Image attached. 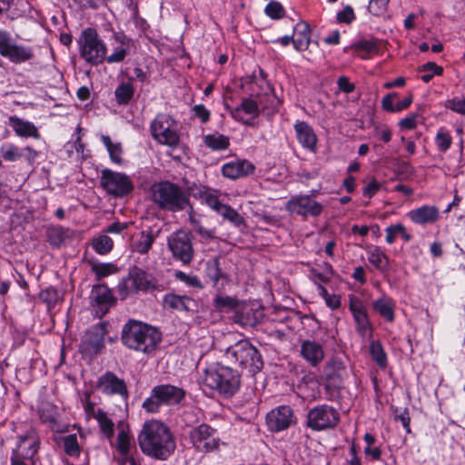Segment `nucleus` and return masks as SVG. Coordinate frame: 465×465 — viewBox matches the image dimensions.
<instances>
[{"label": "nucleus", "mask_w": 465, "mask_h": 465, "mask_svg": "<svg viewBox=\"0 0 465 465\" xmlns=\"http://www.w3.org/2000/svg\"><path fill=\"white\" fill-rule=\"evenodd\" d=\"M141 451L147 457L167 460L176 449L174 436L167 425L159 420L144 422L137 437Z\"/></svg>", "instance_id": "1"}, {"label": "nucleus", "mask_w": 465, "mask_h": 465, "mask_svg": "<svg viewBox=\"0 0 465 465\" xmlns=\"http://www.w3.org/2000/svg\"><path fill=\"white\" fill-rule=\"evenodd\" d=\"M122 341L127 348L150 354L162 341L161 332L154 327L139 321L130 320L122 329Z\"/></svg>", "instance_id": "2"}, {"label": "nucleus", "mask_w": 465, "mask_h": 465, "mask_svg": "<svg viewBox=\"0 0 465 465\" xmlns=\"http://www.w3.org/2000/svg\"><path fill=\"white\" fill-rule=\"evenodd\" d=\"M241 376L231 367L216 364L206 368L202 377V382L210 390L221 395L231 397L240 388Z\"/></svg>", "instance_id": "3"}, {"label": "nucleus", "mask_w": 465, "mask_h": 465, "mask_svg": "<svg viewBox=\"0 0 465 465\" xmlns=\"http://www.w3.org/2000/svg\"><path fill=\"white\" fill-rule=\"evenodd\" d=\"M151 192L153 203L163 210L175 213L185 210L190 204L186 192L179 185L169 181L153 183Z\"/></svg>", "instance_id": "4"}, {"label": "nucleus", "mask_w": 465, "mask_h": 465, "mask_svg": "<svg viewBox=\"0 0 465 465\" xmlns=\"http://www.w3.org/2000/svg\"><path fill=\"white\" fill-rule=\"evenodd\" d=\"M79 56L91 66H99L107 58V45L94 27L83 29L76 40Z\"/></svg>", "instance_id": "5"}, {"label": "nucleus", "mask_w": 465, "mask_h": 465, "mask_svg": "<svg viewBox=\"0 0 465 465\" xmlns=\"http://www.w3.org/2000/svg\"><path fill=\"white\" fill-rule=\"evenodd\" d=\"M224 357L232 364L248 369L253 374L263 366L262 355L248 340H241L228 347Z\"/></svg>", "instance_id": "6"}, {"label": "nucleus", "mask_w": 465, "mask_h": 465, "mask_svg": "<svg viewBox=\"0 0 465 465\" xmlns=\"http://www.w3.org/2000/svg\"><path fill=\"white\" fill-rule=\"evenodd\" d=\"M185 397V391L171 384L154 386L151 394L143 402V409L149 413H155L162 405H173L180 403Z\"/></svg>", "instance_id": "7"}, {"label": "nucleus", "mask_w": 465, "mask_h": 465, "mask_svg": "<svg viewBox=\"0 0 465 465\" xmlns=\"http://www.w3.org/2000/svg\"><path fill=\"white\" fill-rule=\"evenodd\" d=\"M153 139L159 144L170 148H177L180 143V134L174 119L167 114H158L150 124Z\"/></svg>", "instance_id": "8"}, {"label": "nucleus", "mask_w": 465, "mask_h": 465, "mask_svg": "<svg viewBox=\"0 0 465 465\" xmlns=\"http://www.w3.org/2000/svg\"><path fill=\"white\" fill-rule=\"evenodd\" d=\"M158 280L147 271L133 266L130 268L127 278L119 286V292L123 296L139 292H148L159 290Z\"/></svg>", "instance_id": "9"}, {"label": "nucleus", "mask_w": 465, "mask_h": 465, "mask_svg": "<svg viewBox=\"0 0 465 465\" xmlns=\"http://www.w3.org/2000/svg\"><path fill=\"white\" fill-rule=\"evenodd\" d=\"M193 236L186 230H177L167 237V247L172 257L183 265H189L194 258Z\"/></svg>", "instance_id": "10"}, {"label": "nucleus", "mask_w": 465, "mask_h": 465, "mask_svg": "<svg viewBox=\"0 0 465 465\" xmlns=\"http://www.w3.org/2000/svg\"><path fill=\"white\" fill-rule=\"evenodd\" d=\"M100 185L108 194L120 198L128 195L134 188L128 175L110 169L102 171Z\"/></svg>", "instance_id": "11"}, {"label": "nucleus", "mask_w": 465, "mask_h": 465, "mask_svg": "<svg viewBox=\"0 0 465 465\" xmlns=\"http://www.w3.org/2000/svg\"><path fill=\"white\" fill-rule=\"evenodd\" d=\"M314 192L311 194L292 196L285 203V210L291 214H296L304 220L308 217H317L323 211V205L314 199Z\"/></svg>", "instance_id": "12"}, {"label": "nucleus", "mask_w": 465, "mask_h": 465, "mask_svg": "<svg viewBox=\"0 0 465 465\" xmlns=\"http://www.w3.org/2000/svg\"><path fill=\"white\" fill-rule=\"evenodd\" d=\"M193 446L199 452H211L219 449L221 440L217 430L206 423L193 427L189 433Z\"/></svg>", "instance_id": "13"}, {"label": "nucleus", "mask_w": 465, "mask_h": 465, "mask_svg": "<svg viewBox=\"0 0 465 465\" xmlns=\"http://www.w3.org/2000/svg\"><path fill=\"white\" fill-rule=\"evenodd\" d=\"M0 54L14 64H22L34 57L32 47L15 43L10 33L0 30Z\"/></svg>", "instance_id": "14"}, {"label": "nucleus", "mask_w": 465, "mask_h": 465, "mask_svg": "<svg viewBox=\"0 0 465 465\" xmlns=\"http://www.w3.org/2000/svg\"><path fill=\"white\" fill-rule=\"evenodd\" d=\"M340 421L339 412L326 404L319 405L309 411L307 425L313 430L332 429Z\"/></svg>", "instance_id": "15"}, {"label": "nucleus", "mask_w": 465, "mask_h": 465, "mask_svg": "<svg viewBox=\"0 0 465 465\" xmlns=\"http://www.w3.org/2000/svg\"><path fill=\"white\" fill-rule=\"evenodd\" d=\"M349 310L355 322V331L362 338L372 336L373 327L362 301L355 294H349Z\"/></svg>", "instance_id": "16"}, {"label": "nucleus", "mask_w": 465, "mask_h": 465, "mask_svg": "<svg viewBox=\"0 0 465 465\" xmlns=\"http://www.w3.org/2000/svg\"><path fill=\"white\" fill-rule=\"evenodd\" d=\"M97 388L105 395H118L124 401H127L129 398V391L124 380L110 371H105L98 378Z\"/></svg>", "instance_id": "17"}, {"label": "nucleus", "mask_w": 465, "mask_h": 465, "mask_svg": "<svg viewBox=\"0 0 465 465\" xmlns=\"http://www.w3.org/2000/svg\"><path fill=\"white\" fill-rule=\"evenodd\" d=\"M295 422L293 411L290 406L282 405L266 415V424L271 431H282Z\"/></svg>", "instance_id": "18"}, {"label": "nucleus", "mask_w": 465, "mask_h": 465, "mask_svg": "<svg viewBox=\"0 0 465 465\" xmlns=\"http://www.w3.org/2000/svg\"><path fill=\"white\" fill-rule=\"evenodd\" d=\"M38 451V440L33 430L19 436L18 451L11 459V465H27L25 460H32Z\"/></svg>", "instance_id": "19"}, {"label": "nucleus", "mask_w": 465, "mask_h": 465, "mask_svg": "<svg viewBox=\"0 0 465 465\" xmlns=\"http://www.w3.org/2000/svg\"><path fill=\"white\" fill-rule=\"evenodd\" d=\"M91 304L96 310V314L103 317L114 304L112 292L105 284L94 285L90 295Z\"/></svg>", "instance_id": "20"}, {"label": "nucleus", "mask_w": 465, "mask_h": 465, "mask_svg": "<svg viewBox=\"0 0 465 465\" xmlns=\"http://www.w3.org/2000/svg\"><path fill=\"white\" fill-rule=\"evenodd\" d=\"M225 261L215 257L206 262V275L218 291L224 289L230 282V276L225 270Z\"/></svg>", "instance_id": "21"}, {"label": "nucleus", "mask_w": 465, "mask_h": 465, "mask_svg": "<svg viewBox=\"0 0 465 465\" xmlns=\"http://www.w3.org/2000/svg\"><path fill=\"white\" fill-rule=\"evenodd\" d=\"M106 333L105 326L98 323L88 329L83 338V346L84 350L92 354H97L104 347V335Z\"/></svg>", "instance_id": "22"}, {"label": "nucleus", "mask_w": 465, "mask_h": 465, "mask_svg": "<svg viewBox=\"0 0 465 465\" xmlns=\"http://www.w3.org/2000/svg\"><path fill=\"white\" fill-rule=\"evenodd\" d=\"M254 170V165L247 160L232 161L222 166L223 175L232 180L252 174Z\"/></svg>", "instance_id": "23"}, {"label": "nucleus", "mask_w": 465, "mask_h": 465, "mask_svg": "<svg viewBox=\"0 0 465 465\" xmlns=\"http://www.w3.org/2000/svg\"><path fill=\"white\" fill-rule=\"evenodd\" d=\"M158 236L152 228L140 232L134 236L130 244L131 251L139 254H147L153 248V245Z\"/></svg>", "instance_id": "24"}, {"label": "nucleus", "mask_w": 465, "mask_h": 465, "mask_svg": "<svg viewBox=\"0 0 465 465\" xmlns=\"http://www.w3.org/2000/svg\"><path fill=\"white\" fill-rule=\"evenodd\" d=\"M301 356L312 367L319 365L324 359V351L319 342L305 340L301 344Z\"/></svg>", "instance_id": "25"}, {"label": "nucleus", "mask_w": 465, "mask_h": 465, "mask_svg": "<svg viewBox=\"0 0 465 465\" xmlns=\"http://www.w3.org/2000/svg\"><path fill=\"white\" fill-rule=\"evenodd\" d=\"M294 130L296 133L297 140L302 144V146L305 149L314 152L317 145V136L312 127L304 121H298L294 124Z\"/></svg>", "instance_id": "26"}, {"label": "nucleus", "mask_w": 465, "mask_h": 465, "mask_svg": "<svg viewBox=\"0 0 465 465\" xmlns=\"http://www.w3.org/2000/svg\"><path fill=\"white\" fill-rule=\"evenodd\" d=\"M407 215L416 224L434 223L439 219V209L433 205H422L410 211Z\"/></svg>", "instance_id": "27"}, {"label": "nucleus", "mask_w": 465, "mask_h": 465, "mask_svg": "<svg viewBox=\"0 0 465 465\" xmlns=\"http://www.w3.org/2000/svg\"><path fill=\"white\" fill-rule=\"evenodd\" d=\"M262 316V311L251 305L244 304L237 309L233 315V321L242 326H255Z\"/></svg>", "instance_id": "28"}, {"label": "nucleus", "mask_w": 465, "mask_h": 465, "mask_svg": "<svg viewBox=\"0 0 465 465\" xmlns=\"http://www.w3.org/2000/svg\"><path fill=\"white\" fill-rule=\"evenodd\" d=\"M8 124L16 135L20 137H40L37 127L31 122L19 118L16 115L8 118Z\"/></svg>", "instance_id": "29"}, {"label": "nucleus", "mask_w": 465, "mask_h": 465, "mask_svg": "<svg viewBox=\"0 0 465 465\" xmlns=\"http://www.w3.org/2000/svg\"><path fill=\"white\" fill-rule=\"evenodd\" d=\"M346 369L341 361H331L324 368V375L331 386L340 388L342 384Z\"/></svg>", "instance_id": "30"}, {"label": "nucleus", "mask_w": 465, "mask_h": 465, "mask_svg": "<svg viewBox=\"0 0 465 465\" xmlns=\"http://www.w3.org/2000/svg\"><path fill=\"white\" fill-rule=\"evenodd\" d=\"M311 28L310 25L301 21L293 27V47L296 51L302 52L308 49L311 43Z\"/></svg>", "instance_id": "31"}, {"label": "nucleus", "mask_w": 465, "mask_h": 465, "mask_svg": "<svg viewBox=\"0 0 465 465\" xmlns=\"http://www.w3.org/2000/svg\"><path fill=\"white\" fill-rule=\"evenodd\" d=\"M113 38L120 45L115 47L111 54L107 55L105 62L108 64L121 63L128 54L127 46L129 45L130 39L123 32H114Z\"/></svg>", "instance_id": "32"}, {"label": "nucleus", "mask_w": 465, "mask_h": 465, "mask_svg": "<svg viewBox=\"0 0 465 465\" xmlns=\"http://www.w3.org/2000/svg\"><path fill=\"white\" fill-rule=\"evenodd\" d=\"M163 303L165 307L177 311L189 312L193 311L195 306L193 299L188 296H181L174 293H168L163 298Z\"/></svg>", "instance_id": "33"}, {"label": "nucleus", "mask_w": 465, "mask_h": 465, "mask_svg": "<svg viewBox=\"0 0 465 465\" xmlns=\"http://www.w3.org/2000/svg\"><path fill=\"white\" fill-rule=\"evenodd\" d=\"M373 310L379 313V315L384 318L387 322H392L395 318L394 309L395 302L393 300L386 295L373 301Z\"/></svg>", "instance_id": "34"}, {"label": "nucleus", "mask_w": 465, "mask_h": 465, "mask_svg": "<svg viewBox=\"0 0 465 465\" xmlns=\"http://www.w3.org/2000/svg\"><path fill=\"white\" fill-rule=\"evenodd\" d=\"M89 407L93 411V416L99 425L101 433L108 440H112L114 435V423L108 417L107 413L102 409L94 410V407L89 403Z\"/></svg>", "instance_id": "35"}, {"label": "nucleus", "mask_w": 465, "mask_h": 465, "mask_svg": "<svg viewBox=\"0 0 465 465\" xmlns=\"http://www.w3.org/2000/svg\"><path fill=\"white\" fill-rule=\"evenodd\" d=\"M260 111L261 110L257 100L244 98L242 100L241 104L231 112V114L237 121H241V112H244L246 114H250L252 118H256L259 116Z\"/></svg>", "instance_id": "36"}, {"label": "nucleus", "mask_w": 465, "mask_h": 465, "mask_svg": "<svg viewBox=\"0 0 465 465\" xmlns=\"http://www.w3.org/2000/svg\"><path fill=\"white\" fill-rule=\"evenodd\" d=\"M135 88L131 80L122 82L114 90V97L118 105H127L134 95Z\"/></svg>", "instance_id": "37"}, {"label": "nucleus", "mask_w": 465, "mask_h": 465, "mask_svg": "<svg viewBox=\"0 0 465 465\" xmlns=\"http://www.w3.org/2000/svg\"><path fill=\"white\" fill-rule=\"evenodd\" d=\"M213 305L216 312L228 313L238 309L239 301L232 296L217 294L213 301Z\"/></svg>", "instance_id": "38"}, {"label": "nucleus", "mask_w": 465, "mask_h": 465, "mask_svg": "<svg viewBox=\"0 0 465 465\" xmlns=\"http://www.w3.org/2000/svg\"><path fill=\"white\" fill-rule=\"evenodd\" d=\"M132 437L129 430L121 429L117 433L115 449L123 459V462L127 460L131 452Z\"/></svg>", "instance_id": "39"}, {"label": "nucleus", "mask_w": 465, "mask_h": 465, "mask_svg": "<svg viewBox=\"0 0 465 465\" xmlns=\"http://www.w3.org/2000/svg\"><path fill=\"white\" fill-rule=\"evenodd\" d=\"M369 352L371 359L382 370L388 366L387 353L385 352L381 342L378 340L371 341L369 345Z\"/></svg>", "instance_id": "40"}, {"label": "nucleus", "mask_w": 465, "mask_h": 465, "mask_svg": "<svg viewBox=\"0 0 465 465\" xmlns=\"http://www.w3.org/2000/svg\"><path fill=\"white\" fill-rule=\"evenodd\" d=\"M368 260L378 270L386 271L389 267L387 255L378 246H371L368 249Z\"/></svg>", "instance_id": "41"}, {"label": "nucleus", "mask_w": 465, "mask_h": 465, "mask_svg": "<svg viewBox=\"0 0 465 465\" xmlns=\"http://www.w3.org/2000/svg\"><path fill=\"white\" fill-rule=\"evenodd\" d=\"M101 141L106 147L111 161L116 164H122L123 147L121 143H113L110 136L105 134L101 135Z\"/></svg>", "instance_id": "42"}, {"label": "nucleus", "mask_w": 465, "mask_h": 465, "mask_svg": "<svg viewBox=\"0 0 465 465\" xmlns=\"http://www.w3.org/2000/svg\"><path fill=\"white\" fill-rule=\"evenodd\" d=\"M203 142L208 148L213 151L226 150L230 145L229 137L218 133L205 135Z\"/></svg>", "instance_id": "43"}, {"label": "nucleus", "mask_w": 465, "mask_h": 465, "mask_svg": "<svg viewBox=\"0 0 465 465\" xmlns=\"http://www.w3.org/2000/svg\"><path fill=\"white\" fill-rule=\"evenodd\" d=\"M91 270L97 280H101L118 272V267L114 262H91Z\"/></svg>", "instance_id": "44"}, {"label": "nucleus", "mask_w": 465, "mask_h": 465, "mask_svg": "<svg viewBox=\"0 0 465 465\" xmlns=\"http://www.w3.org/2000/svg\"><path fill=\"white\" fill-rule=\"evenodd\" d=\"M68 236V230L61 227H49L46 231V237L48 242L53 247H60Z\"/></svg>", "instance_id": "45"}, {"label": "nucleus", "mask_w": 465, "mask_h": 465, "mask_svg": "<svg viewBox=\"0 0 465 465\" xmlns=\"http://www.w3.org/2000/svg\"><path fill=\"white\" fill-rule=\"evenodd\" d=\"M92 247L101 255L109 253L114 248V241L107 235L103 234L92 241Z\"/></svg>", "instance_id": "46"}, {"label": "nucleus", "mask_w": 465, "mask_h": 465, "mask_svg": "<svg viewBox=\"0 0 465 465\" xmlns=\"http://www.w3.org/2000/svg\"><path fill=\"white\" fill-rule=\"evenodd\" d=\"M419 71L424 73V74L420 76V79L424 83H429L431 81L434 75H441L443 73V68L434 62H428L420 66Z\"/></svg>", "instance_id": "47"}, {"label": "nucleus", "mask_w": 465, "mask_h": 465, "mask_svg": "<svg viewBox=\"0 0 465 465\" xmlns=\"http://www.w3.org/2000/svg\"><path fill=\"white\" fill-rule=\"evenodd\" d=\"M189 221L194 232L203 239L212 240L215 238V230L205 228L193 214L189 215Z\"/></svg>", "instance_id": "48"}, {"label": "nucleus", "mask_w": 465, "mask_h": 465, "mask_svg": "<svg viewBox=\"0 0 465 465\" xmlns=\"http://www.w3.org/2000/svg\"><path fill=\"white\" fill-rule=\"evenodd\" d=\"M435 143L439 152L446 153L452 144V137L447 130L440 128L436 134Z\"/></svg>", "instance_id": "49"}, {"label": "nucleus", "mask_w": 465, "mask_h": 465, "mask_svg": "<svg viewBox=\"0 0 465 465\" xmlns=\"http://www.w3.org/2000/svg\"><path fill=\"white\" fill-rule=\"evenodd\" d=\"M200 196L203 199V201L213 211H215L217 213H220L222 211V207H223L225 204L221 203L218 196L212 193L206 189L200 190L199 191Z\"/></svg>", "instance_id": "50"}, {"label": "nucleus", "mask_w": 465, "mask_h": 465, "mask_svg": "<svg viewBox=\"0 0 465 465\" xmlns=\"http://www.w3.org/2000/svg\"><path fill=\"white\" fill-rule=\"evenodd\" d=\"M257 101L260 110L272 109L274 111L280 104L279 99L272 92L259 95Z\"/></svg>", "instance_id": "51"}, {"label": "nucleus", "mask_w": 465, "mask_h": 465, "mask_svg": "<svg viewBox=\"0 0 465 465\" xmlns=\"http://www.w3.org/2000/svg\"><path fill=\"white\" fill-rule=\"evenodd\" d=\"M219 214L237 227L244 224L242 216L228 204L222 207V211Z\"/></svg>", "instance_id": "52"}, {"label": "nucleus", "mask_w": 465, "mask_h": 465, "mask_svg": "<svg viewBox=\"0 0 465 465\" xmlns=\"http://www.w3.org/2000/svg\"><path fill=\"white\" fill-rule=\"evenodd\" d=\"M4 160L8 162H15L20 160L24 153L17 146L14 144L3 145L0 149Z\"/></svg>", "instance_id": "53"}, {"label": "nucleus", "mask_w": 465, "mask_h": 465, "mask_svg": "<svg viewBox=\"0 0 465 465\" xmlns=\"http://www.w3.org/2000/svg\"><path fill=\"white\" fill-rule=\"evenodd\" d=\"M64 450L69 456H78L80 446L75 434H70L64 438Z\"/></svg>", "instance_id": "54"}, {"label": "nucleus", "mask_w": 465, "mask_h": 465, "mask_svg": "<svg viewBox=\"0 0 465 465\" xmlns=\"http://www.w3.org/2000/svg\"><path fill=\"white\" fill-rule=\"evenodd\" d=\"M264 12L272 19H280L285 15L283 6L277 1H271L265 6Z\"/></svg>", "instance_id": "55"}, {"label": "nucleus", "mask_w": 465, "mask_h": 465, "mask_svg": "<svg viewBox=\"0 0 465 465\" xmlns=\"http://www.w3.org/2000/svg\"><path fill=\"white\" fill-rule=\"evenodd\" d=\"M174 277L176 280L185 283L188 286L195 287V288H203L201 281L196 275L187 274L182 271H177L174 273Z\"/></svg>", "instance_id": "56"}, {"label": "nucleus", "mask_w": 465, "mask_h": 465, "mask_svg": "<svg viewBox=\"0 0 465 465\" xmlns=\"http://www.w3.org/2000/svg\"><path fill=\"white\" fill-rule=\"evenodd\" d=\"M39 297L49 306L55 304L60 298L58 291L54 287H48L45 290H42L39 293Z\"/></svg>", "instance_id": "57"}, {"label": "nucleus", "mask_w": 465, "mask_h": 465, "mask_svg": "<svg viewBox=\"0 0 465 465\" xmlns=\"http://www.w3.org/2000/svg\"><path fill=\"white\" fill-rule=\"evenodd\" d=\"M390 0H370L369 12L373 15H381L387 10Z\"/></svg>", "instance_id": "58"}, {"label": "nucleus", "mask_w": 465, "mask_h": 465, "mask_svg": "<svg viewBox=\"0 0 465 465\" xmlns=\"http://www.w3.org/2000/svg\"><path fill=\"white\" fill-rule=\"evenodd\" d=\"M446 107L457 114L465 115V98L448 100Z\"/></svg>", "instance_id": "59"}, {"label": "nucleus", "mask_w": 465, "mask_h": 465, "mask_svg": "<svg viewBox=\"0 0 465 465\" xmlns=\"http://www.w3.org/2000/svg\"><path fill=\"white\" fill-rule=\"evenodd\" d=\"M355 19L353 9L347 5L337 14V21L344 24H351Z\"/></svg>", "instance_id": "60"}, {"label": "nucleus", "mask_w": 465, "mask_h": 465, "mask_svg": "<svg viewBox=\"0 0 465 465\" xmlns=\"http://www.w3.org/2000/svg\"><path fill=\"white\" fill-rule=\"evenodd\" d=\"M192 110L194 116L199 118L203 124H205L210 120L211 113L203 104H196Z\"/></svg>", "instance_id": "61"}, {"label": "nucleus", "mask_w": 465, "mask_h": 465, "mask_svg": "<svg viewBox=\"0 0 465 465\" xmlns=\"http://www.w3.org/2000/svg\"><path fill=\"white\" fill-rule=\"evenodd\" d=\"M337 84L339 89L345 94H351L355 89V84L350 82L347 76H340L337 80Z\"/></svg>", "instance_id": "62"}, {"label": "nucleus", "mask_w": 465, "mask_h": 465, "mask_svg": "<svg viewBox=\"0 0 465 465\" xmlns=\"http://www.w3.org/2000/svg\"><path fill=\"white\" fill-rule=\"evenodd\" d=\"M399 227H401V223H396V224L388 226L385 229V232H386L385 240H386L387 243L392 244L395 242L397 236H400V232H398Z\"/></svg>", "instance_id": "63"}, {"label": "nucleus", "mask_w": 465, "mask_h": 465, "mask_svg": "<svg viewBox=\"0 0 465 465\" xmlns=\"http://www.w3.org/2000/svg\"><path fill=\"white\" fill-rule=\"evenodd\" d=\"M355 48L368 53L378 52L377 43L371 40H361L355 45Z\"/></svg>", "instance_id": "64"}]
</instances>
